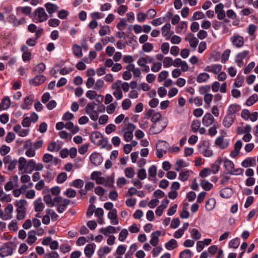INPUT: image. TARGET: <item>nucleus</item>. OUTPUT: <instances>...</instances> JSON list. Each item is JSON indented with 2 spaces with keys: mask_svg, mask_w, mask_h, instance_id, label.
<instances>
[{
  "mask_svg": "<svg viewBox=\"0 0 258 258\" xmlns=\"http://www.w3.org/2000/svg\"><path fill=\"white\" fill-rule=\"evenodd\" d=\"M90 138L93 143L99 146L101 148H106L108 150H110L112 148L111 145L108 144L107 139L104 138L103 135L99 132H93Z\"/></svg>",
  "mask_w": 258,
  "mask_h": 258,
  "instance_id": "nucleus-1",
  "label": "nucleus"
},
{
  "mask_svg": "<svg viewBox=\"0 0 258 258\" xmlns=\"http://www.w3.org/2000/svg\"><path fill=\"white\" fill-rule=\"evenodd\" d=\"M224 166L227 172L231 175H241L243 173V169L239 168L235 169L233 162L227 158L224 160Z\"/></svg>",
  "mask_w": 258,
  "mask_h": 258,
  "instance_id": "nucleus-2",
  "label": "nucleus"
},
{
  "mask_svg": "<svg viewBox=\"0 0 258 258\" xmlns=\"http://www.w3.org/2000/svg\"><path fill=\"white\" fill-rule=\"evenodd\" d=\"M16 249L15 245L12 242H7L0 247V256L4 258L12 255Z\"/></svg>",
  "mask_w": 258,
  "mask_h": 258,
  "instance_id": "nucleus-3",
  "label": "nucleus"
},
{
  "mask_svg": "<svg viewBox=\"0 0 258 258\" xmlns=\"http://www.w3.org/2000/svg\"><path fill=\"white\" fill-rule=\"evenodd\" d=\"M34 19L36 23H42L48 19V15L45 12L44 8L39 7L35 9L33 13Z\"/></svg>",
  "mask_w": 258,
  "mask_h": 258,
  "instance_id": "nucleus-4",
  "label": "nucleus"
},
{
  "mask_svg": "<svg viewBox=\"0 0 258 258\" xmlns=\"http://www.w3.org/2000/svg\"><path fill=\"white\" fill-rule=\"evenodd\" d=\"M55 206L57 205V211L59 213H63L67 207L70 204V200L68 199H63L61 196H56L54 198Z\"/></svg>",
  "mask_w": 258,
  "mask_h": 258,
  "instance_id": "nucleus-5",
  "label": "nucleus"
},
{
  "mask_svg": "<svg viewBox=\"0 0 258 258\" xmlns=\"http://www.w3.org/2000/svg\"><path fill=\"white\" fill-rule=\"evenodd\" d=\"M161 117V114L159 112L155 113L153 114L152 118V121L154 122L152 128L155 130L154 134L160 133L165 127V125L160 126V122H158Z\"/></svg>",
  "mask_w": 258,
  "mask_h": 258,
  "instance_id": "nucleus-6",
  "label": "nucleus"
},
{
  "mask_svg": "<svg viewBox=\"0 0 258 258\" xmlns=\"http://www.w3.org/2000/svg\"><path fill=\"white\" fill-rule=\"evenodd\" d=\"M95 103H88L85 108L86 113L93 121H96L98 118V114L95 110Z\"/></svg>",
  "mask_w": 258,
  "mask_h": 258,
  "instance_id": "nucleus-7",
  "label": "nucleus"
},
{
  "mask_svg": "<svg viewBox=\"0 0 258 258\" xmlns=\"http://www.w3.org/2000/svg\"><path fill=\"white\" fill-rule=\"evenodd\" d=\"M111 89L113 90V95L115 98L118 100H120L123 97L121 89V81L117 80L113 83L111 86Z\"/></svg>",
  "mask_w": 258,
  "mask_h": 258,
  "instance_id": "nucleus-8",
  "label": "nucleus"
},
{
  "mask_svg": "<svg viewBox=\"0 0 258 258\" xmlns=\"http://www.w3.org/2000/svg\"><path fill=\"white\" fill-rule=\"evenodd\" d=\"M210 144L208 141H204L199 146V152L204 156L209 157L213 154L212 151L209 149Z\"/></svg>",
  "mask_w": 258,
  "mask_h": 258,
  "instance_id": "nucleus-9",
  "label": "nucleus"
},
{
  "mask_svg": "<svg viewBox=\"0 0 258 258\" xmlns=\"http://www.w3.org/2000/svg\"><path fill=\"white\" fill-rule=\"evenodd\" d=\"M4 163L5 165H8V169L9 171H12L14 170L18 163V161L15 159H12V157L9 156H6L3 159Z\"/></svg>",
  "mask_w": 258,
  "mask_h": 258,
  "instance_id": "nucleus-10",
  "label": "nucleus"
},
{
  "mask_svg": "<svg viewBox=\"0 0 258 258\" xmlns=\"http://www.w3.org/2000/svg\"><path fill=\"white\" fill-rule=\"evenodd\" d=\"M230 40L233 45L237 48L241 47L244 44V38L242 36L234 34L231 38Z\"/></svg>",
  "mask_w": 258,
  "mask_h": 258,
  "instance_id": "nucleus-11",
  "label": "nucleus"
},
{
  "mask_svg": "<svg viewBox=\"0 0 258 258\" xmlns=\"http://www.w3.org/2000/svg\"><path fill=\"white\" fill-rule=\"evenodd\" d=\"M185 40L188 41L189 45L195 50L199 43V40L195 37L194 35L192 33L187 34L185 37Z\"/></svg>",
  "mask_w": 258,
  "mask_h": 258,
  "instance_id": "nucleus-12",
  "label": "nucleus"
},
{
  "mask_svg": "<svg viewBox=\"0 0 258 258\" xmlns=\"http://www.w3.org/2000/svg\"><path fill=\"white\" fill-rule=\"evenodd\" d=\"M249 53L248 50H244L238 53L236 56L235 61L239 67H242L244 65L243 59H244Z\"/></svg>",
  "mask_w": 258,
  "mask_h": 258,
  "instance_id": "nucleus-13",
  "label": "nucleus"
},
{
  "mask_svg": "<svg viewBox=\"0 0 258 258\" xmlns=\"http://www.w3.org/2000/svg\"><path fill=\"white\" fill-rule=\"evenodd\" d=\"M46 77L42 75L36 76L34 78L29 80L30 85L39 86L43 84L46 80Z\"/></svg>",
  "mask_w": 258,
  "mask_h": 258,
  "instance_id": "nucleus-14",
  "label": "nucleus"
},
{
  "mask_svg": "<svg viewBox=\"0 0 258 258\" xmlns=\"http://www.w3.org/2000/svg\"><path fill=\"white\" fill-rule=\"evenodd\" d=\"M215 144L221 149L226 148L229 145V141L223 137H219L215 140Z\"/></svg>",
  "mask_w": 258,
  "mask_h": 258,
  "instance_id": "nucleus-15",
  "label": "nucleus"
},
{
  "mask_svg": "<svg viewBox=\"0 0 258 258\" xmlns=\"http://www.w3.org/2000/svg\"><path fill=\"white\" fill-rule=\"evenodd\" d=\"M90 159L92 163L95 166L100 165L103 161L101 155L96 152H94L91 155Z\"/></svg>",
  "mask_w": 258,
  "mask_h": 258,
  "instance_id": "nucleus-16",
  "label": "nucleus"
},
{
  "mask_svg": "<svg viewBox=\"0 0 258 258\" xmlns=\"http://www.w3.org/2000/svg\"><path fill=\"white\" fill-rule=\"evenodd\" d=\"M33 95H30L24 98V103L21 105V108L24 110L28 109L34 101Z\"/></svg>",
  "mask_w": 258,
  "mask_h": 258,
  "instance_id": "nucleus-17",
  "label": "nucleus"
},
{
  "mask_svg": "<svg viewBox=\"0 0 258 258\" xmlns=\"http://www.w3.org/2000/svg\"><path fill=\"white\" fill-rule=\"evenodd\" d=\"M108 218L111 220V223L113 225H117L119 223V220L117 218V212L116 209L112 210L108 213Z\"/></svg>",
  "mask_w": 258,
  "mask_h": 258,
  "instance_id": "nucleus-18",
  "label": "nucleus"
},
{
  "mask_svg": "<svg viewBox=\"0 0 258 258\" xmlns=\"http://www.w3.org/2000/svg\"><path fill=\"white\" fill-rule=\"evenodd\" d=\"M13 131L19 136L25 137L27 136L29 132V129H23L20 124H17L13 127Z\"/></svg>",
  "mask_w": 258,
  "mask_h": 258,
  "instance_id": "nucleus-19",
  "label": "nucleus"
},
{
  "mask_svg": "<svg viewBox=\"0 0 258 258\" xmlns=\"http://www.w3.org/2000/svg\"><path fill=\"white\" fill-rule=\"evenodd\" d=\"M13 206L12 204H9L4 209V220H8L13 218Z\"/></svg>",
  "mask_w": 258,
  "mask_h": 258,
  "instance_id": "nucleus-20",
  "label": "nucleus"
},
{
  "mask_svg": "<svg viewBox=\"0 0 258 258\" xmlns=\"http://www.w3.org/2000/svg\"><path fill=\"white\" fill-rule=\"evenodd\" d=\"M214 121V118L210 113H206L202 119V123L204 125L209 126L211 125Z\"/></svg>",
  "mask_w": 258,
  "mask_h": 258,
  "instance_id": "nucleus-21",
  "label": "nucleus"
},
{
  "mask_svg": "<svg viewBox=\"0 0 258 258\" xmlns=\"http://www.w3.org/2000/svg\"><path fill=\"white\" fill-rule=\"evenodd\" d=\"M17 183L18 177L16 176L13 179H11L6 184L5 189L6 191H9L12 189L14 187H18Z\"/></svg>",
  "mask_w": 258,
  "mask_h": 258,
  "instance_id": "nucleus-22",
  "label": "nucleus"
},
{
  "mask_svg": "<svg viewBox=\"0 0 258 258\" xmlns=\"http://www.w3.org/2000/svg\"><path fill=\"white\" fill-rule=\"evenodd\" d=\"M222 69V66L220 64H214L211 66H207L204 69L205 71L212 72L215 74L219 73Z\"/></svg>",
  "mask_w": 258,
  "mask_h": 258,
  "instance_id": "nucleus-23",
  "label": "nucleus"
},
{
  "mask_svg": "<svg viewBox=\"0 0 258 258\" xmlns=\"http://www.w3.org/2000/svg\"><path fill=\"white\" fill-rule=\"evenodd\" d=\"M171 25L169 23H167L164 25L162 28V34L163 36L166 37V40H168L171 37V35L173 32H170Z\"/></svg>",
  "mask_w": 258,
  "mask_h": 258,
  "instance_id": "nucleus-24",
  "label": "nucleus"
},
{
  "mask_svg": "<svg viewBox=\"0 0 258 258\" xmlns=\"http://www.w3.org/2000/svg\"><path fill=\"white\" fill-rule=\"evenodd\" d=\"M161 231L159 230L156 231L151 233V239L150 241V244L153 246H156L159 242V237L161 235Z\"/></svg>",
  "mask_w": 258,
  "mask_h": 258,
  "instance_id": "nucleus-25",
  "label": "nucleus"
},
{
  "mask_svg": "<svg viewBox=\"0 0 258 258\" xmlns=\"http://www.w3.org/2000/svg\"><path fill=\"white\" fill-rule=\"evenodd\" d=\"M9 21L14 26L18 27L20 25L25 23V19L22 18L18 20L14 15H11L9 17Z\"/></svg>",
  "mask_w": 258,
  "mask_h": 258,
  "instance_id": "nucleus-26",
  "label": "nucleus"
},
{
  "mask_svg": "<svg viewBox=\"0 0 258 258\" xmlns=\"http://www.w3.org/2000/svg\"><path fill=\"white\" fill-rule=\"evenodd\" d=\"M44 7L50 17L52 16V14L56 12L58 9V7L56 5L50 3H46L44 5Z\"/></svg>",
  "mask_w": 258,
  "mask_h": 258,
  "instance_id": "nucleus-27",
  "label": "nucleus"
},
{
  "mask_svg": "<svg viewBox=\"0 0 258 258\" xmlns=\"http://www.w3.org/2000/svg\"><path fill=\"white\" fill-rule=\"evenodd\" d=\"M240 109L241 107L239 105L237 104H231L228 108L227 114L232 116H235V114Z\"/></svg>",
  "mask_w": 258,
  "mask_h": 258,
  "instance_id": "nucleus-28",
  "label": "nucleus"
},
{
  "mask_svg": "<svg viewBox=\"0 0 258 258\" xmlns=\"http://www.w3.org/2000/svg\"><path fill=\"white\" fill-rule=\"evenodd\" d=\"M235 116H232L230 115L226 114L223 120V124L225 127H229L234 122Z\"/></svg>",
  "mask_w": 258,
  "mask_h": 258,
  "instance_id": "nucleus-29",
  "label": "nucleus"
},
{
  "mask_svg": "<svg viewBox=\"0 0 258 258\" xmlns=\"http://www.w3.org/2000/svg\"><path fill=\"white\" fill-rule=\"evenodd\" d=\"M95 245L94 243L87 244L84 249V253L86 256L90 258L94 252Z\"/></svg>",
  "mask_w": 258,
  "mask_h": 258,
  "instance_id": "nucleus-30",
  "label": "nucleus"
},
{
  "mask_svg": "<svg viewBox=\"0 0 258 258\" xmlns=\"http://www.w3.org/2000/svg\"><path fill=\"white\" fill-rule=\"evenodd\" d=\"M115 227L111 225L108 226L106 228H102L100 229L99 231L105 236H109V234L110 233H115L116 230Z\"/></svg>",
  "mask_w": 258,
  "mask_h": 258,
  "instance_id": "nucleus-31",
  "label": "nucleus"
},
{
  "mask_svg": "<svg viewBox=\"0 0 258 258\" xmlns=\"http://www.w3.org/2000/svg\"><path fill=\"white\" fill-rule=\"evenodd\" d=\"M232 194V190L229 187H225L220 191V195L223 198H229Z\"/></svg>",
  "mask_w": 258,
  "mask_h": 258,
  "instance_id": "nucleus-32",
  "label": "nucleus"
},
{
  "mask_svg": "<svg viewBox=\"0 0 258 258\" xmlns=\"http://www.w3.org/2000/svg\"><path fill=\"white\" fill-rule=\"evenodd\" d=\"M168 147V144L164 141H160L156 144V149H159V151H164V153H166Z\"/></svg>",
  "mask_w": 258,
  "mask_h": 258,
  "instance_id": "nucleus-33",
  "label": "nucleus"
},
{
  "mask_svg": "<svg viewBox=\"0 0 258 258\" xmlns=\"http://www.w3.org/2000/svg\"><path fill=\"white\" fill-rule=\"evenodd\" d=\"M35 210L36 212L42 211L44 208V205L42 202L41 199L40 198L36 200L34 202Z\"/></svg>",
  "mask_w": 258,
  "mask_h": 258,
  "instance_id": "nucleus-34",
  "label": "nucleus"
},
{
  "mask_svg": "<svg viewBox=\"0 0 258 258\" xmlns=\"http://www.w3.org/2000/svg\"><path fill=\"white\" fill-rule=\"evenodd\" d=\"M37 240V237H36V232L34 230H31L28 232V238L27 241L28 244H32L34 243L36 240Z\"/></svg>",
  "mask_w": 258,
  "mask_h": 258,
  "instance_id": "nucleus-35",
  "label": "nucleus"
},
{
  "mask_svg": "<svg viewBox=\"0 0 258 258\" xmlns=\"http://www.w3.org/2000/svg\"><path fill=\"white\" fill-rule=\"evenodd\" d=\"M15 205L17 208L16 210H25L27 201L25 200H20L16 202Z\"/></svg>",
  "mask_w": 258,
  "mask_h": 258,
  "instance_id": "nucleus-36",
  "label": "nucleus"
},
{
  "mask_svg": "<svg viewBox=\"0 0 258 258\" xmlns=\"http://www.w3.org/2000/svg\"><path fill=\"white\" fill-rule=\"evenodd\" d=\"M210 78V76L206 73H200L197 77V81L199 83H204L206 82Z\"/></svg>",
  "mask_w": 258,
  "mask_h": 258,
  "instance_id": "nucleus-37",
  "label": "nucleus"
},
{
  "mask_svg": "<svg viewBox=\"0 0 258 258\" xmlns=\"http://www.w3.org/2000/svg\"><path fill=\"white\" fill-rule=\"evenodd\" d=\"M43 201L46 205L53 207L55 206V202L54 201V198L52 199L49 194L46 195L44 196Z\"/></svg>",
  "mask_w": 258,
  "mask_h": 258,
  "instance_id": "nucleus-38",
  "label": "nucleus"
},
{
  "mask_svg": "<svg viewBox=\"0 0 258 258\" xmlns=\"http://www.w3.org/2000/svg\"><path fill=\"white\" fill-rule=\"evenodd\" d=\"M200 185L206 191H209L213 187V184L206 180H202L201 181Z\"/></svg>",
  "mask_w": 258,
  "mask_h": 258,
  "instance_id": "nucleus-39",
  "label": "nucleus"
},
{
  "mask_svg": "<svg viewBox=\"0 0 258 258\" xmlns=\"http://www.w3.org/2000/svg\"><path fill=\"white\" fill-rule=\"evenodd\" d=\"M187 164L183 160L180 159L178 160L174 166V169L177 171H179L182 168L186 167Z\"/></svg>",
  "mask_w": 258,
  "mask_h": 258,
  "instance_id": "nucleus-40",
  "label": "nucleus"
},
{
  "mask_svg": "<svg viewBox=\"0 0 258 258\" xmlns=\"http://www.w3.org/2000/svg\"><path fill=\"white\" fill-rule=\"evenodd\" d=\"M165 246L168 250H171L177 246V242L175 239H171L165 243Z\"/></svg>",
  "mask_w": 258,
  "mask_h": 258,
  "instance_id": "nucleus-41",
  "label": "nucleus"
},
{
  "mask_svg": "<svg viewBox=\"0 0 258 258\" xmlns=\"http://www.w3.org/2000/svg\"><path fill=\"white\" fill-rule=\"evenodd\" d=\"M111 250V248L105 246L100 248L97 251L98 256H105L106 254L109 253Z\"/></svg>",
  "mask_w": 258,
  "mask_h": 258,
  "instance_id": "nucleus-42",
  "label": "nucleus"
},
{
  "mask_svg": "<svg viewBox=\"0 0 258 258\" xmlns=\"http://www.w3.org/2000/svg\"><path fill=\"white\" fill-rule=\"evenodd\" d=\"M72 48L74 54L75 56H76L77 57H81L82 56V50L80 46L77 44H75L73 45Z\"/></svg>",
  "mask_w": 258,
  "mask_h": 258,
  "instance_id": "nucleus-43",
  "label": "nucleus"
},
{
  "mask_svg": "<svg viewBox=\"0 0 258 258\" xmlns=\"http://www.w3.org/2000/svg\"><path fill=\"white\" fill-rule=\"evenodd\" d=\"M2 106L3 110L8 109L11 105V100L8 96L5 97L2 100Z\"/></svg>",
  "mask_w": 258,
  "mask_h": 258,
  "instance_id": "nucleus-44",
  "label": "nucleus"
},
{
  "mask_svg": "<svg viewBox=\"0 0 258 258\" xmlns=\"http://www.w3.org/2000/svg\"><path fill=\"white\" fill-rule=\"evenodd\" d=\"M45 69V64L43 62H41L34 67L33 71L36 74H41L44 71Z\"/></svg>",
  "mask_w": 258,
  "mask_h": 258,
  "instance_id": "nucleus-45",
  "label": "nucleus"
},
{
  "mask_svg": "<svg viewBox=\"0 0 258 258\" xmlns=\"http://www.w3.org/2000/svg\"><path fill=\"white\" fill-rule=\"evenodd\" d=\"M258 100V96L257 94H253L250 96L245 103L246 105L248 106H251Z\"/></svg>",
  "mask_w": 258,
  "mask_h": 258,
  "instance_id": "nucleus-46",
  "label": "nucleus"
},
{
  "mask_svg": "<svg viewBox=\"0 0 258 258\" xmlns=\"http://www.w3.org/2000/svg\"><path fill=\"white\" fill-rule=\"evenodd\" d=\"M255 162V161L254 159L249 157L242 162L241 166L244 168H247L252 166L253 163H254Z\"/></svg>",
  "mask_w": 258,
  "mask_h": 258,
  "instance_id": "nucleus-47",
  "label": "nucleus"
},
{
  "mask_svg": "<svg viewBox=\"0 0 258 258\" xmlns=\"http://www.w3.org/2000/svg\"><path fill=\"white\" fill-rule=\"evenodd\" d=\"M216 202L214 199H209L206 203L205 208L208 211H211L215 207Z\"/></svg>",
  "mask_w": 258,
  "mask_h": 258,
  "instance_id": "nucleus-48",
  "label": "nucleus"
},
{
  "mask_svg": "<svg viewBox=\"0 0 258 258\" xmlns=\"http://www.w3.org/2000/svg\"><path fill=\"white\" fill-rule=\"evenodd\" d=\"M110 33V27L108 25L102 26L99 31V34L100 36H104L106 34H109Z\"/></svg>",
  "mask_w": 258,
  "mask_h": 258,
  "instance_id": "nucleus-49",
  "label": "nucleus"
},
{
  "mask_svg": "<svg viewBox=\"0 0 258 258\" xmlns=\"http://www.w3.org/2000/svg\"><path fill=\"white\" fill-rule=\"evenodd\" d=\"M240 243V239L236 237L229 241V247L233 248H237L239 246Z\"/></svg>",
  "mask_w": 258,
  "mask_h": 258,
  "instance_id": "nucleus-50",
  "label": "nucleus"
},
{
  "mask_svg": "<svg viewBox=\"0 0 258 258\" xmlns=\"http://www.w3.org/2000/svg\"><path fill=\"white\" fill-rule=\"evenodd\" d=\"M189 176V171L188 170L181 171L179 175L178 179L185 181L187 180Z\"/></svg>",
  "mask_w": 258,
  "mask_h": 258,
  "instance_id": "nucleus-51",
  "label": "nucleus"
},
{
  "mask_svg": "<svg viewBox=\"0 0 258 258\" xmlns=\"http://www.w3.org/2000/svg\"><path fill=\"white\" fill-rule=\"evenodd\" d=\"M187 29V23L186 22H181L176 28V32L180 33L185 32Z\"/></svg>",
  "mask_w": 258,
  "mask_h": 258,
  "instance_id": "nucleus-52",
  "label": "nucleus"
},
{
  "mask_svg": "<svg viewBox=\"0 0 258 258\" xmlns=\"http://www.w3.org/2000/svg\"><path fill=\"white\" fill-rule=\"evenodd\" d=\"M192 255L191 251L188 249H186L180 253L179 258H191Z\"/></svg>",
  "mask_w": 258,
  "mask_h": 258,
  "instance_id": "nucleus-53",
  "label": "nucleus"
},
{
  "mask_svg": "<svg viewBox=\"0 0 258 258\" xmlns=\"http://www.w3.org/2000/svg\"><path fill=\"white\" fill-rule=\"evenodd\" d=\"M201 125V121L199 120H194L191 123V128L194 133H197Z\"/></svg>",
  "mask_w": 258,
  "mask_h": 258,
  "instance_id": "nucleus-54",
  "label": "nucleus"
},
{
  "mask_svg": "<svg viewBox=\"0 0 258 258\" xmlns=\"http://www.w3.org/2000/svg\"><path fill=\"white\" fill-rule=\"evenodd\" d=\"M84 181L80 179H77L73 181L71 184V186H73L75 187L80 188L84 185Z\"/></svg>",
  "mask_w": 258,
  "mask_h": 258,
  "instance_id": "nucleus-55",
  "label": "nucleus"
},
{
  "mask_svg": "<svg viewBox=\"0 0 258 258\" xmlns=\"http://www.w3.org/2000/svg\"><path fill=\"white\" fill-rule=\"evenodd\" d=\"M18 162L19 163V170L20 171L23 170L27 165V161L26 159L21 157L19 158Z\"/></svg>",
  "mask_w": 258,
  "mask_h": 258,
  "instance_id": "nucleus-56",
  "label": "nucleus"
},
{
  "mask_svg": "<svg viewBox=\"0 0 258 258\" xmlns=\"http://www.w3.org/2000/svg\"><path fill=\"white\" fill-rule=\"evenodd\" d=\"M12 198L9 195H7L4 192L2 191L0 195V201L3 203H8L11 202Z\"/></svg>",
  "mask_w": 258,
  "mask_h": 258,
  "instance_id": "nucleus-57",
  "label": "nucleus"
},
{
  "mask_svg": "<svg viewBox=\"0 0 258 258\" xmlns=\"http://www.w3.org/2000/svg\"><path fill=\"white\" fill-rule=\"evenodd\" d=\"M128 232L127 229H123L119 234L118 240L120 241H123L127 237Z\"/></svg>",
  "mask_w": 258,
  "mask_h": 258,
  "instance_id": "nucleus-58",
  "label": "nucleus"
},
{
  "mask_svg": "<svg viewBox=\"0 0 258 258\" xmlns=\"http://www.w3.org/2000/svg\"><path fill=\"white\" fill-rule=\"evenodd\" d=\"M104 81L101 79H98L95 82V85L93 87V89L95 90H100L104 86Z\"/></svg>",
  "mask_w": 258,
  "mask_h": 258,
  "instance_id": "nucleus-59",
  "label": "nucleus"
},
{
  "mask_svg": "<svg viewBox=\"0 0 258 258\" xmlns=\"http://www.w3.org/2000/svg\"><path fill=\"white\" fill-rule=\"evenodd\" d=\"M211 90V87L209 85H206L203 86H201L199 88V93L201 95H206L208 94V93L210 92Z\"/></svg>",
  "mask_w": 258,
  "mask_h": 258,
  "instance_id": "nucleus-60",
  "label": "nucleus"
},
{
  "mask_svg": "<svg viewBox=\"0 0 258 258\" xmlns=\"http://www.w3.org/2000/svg\"><path fill=\"white\" fill-rule=\"evenodd\" d=\"M124 173L126 177L132 178L135 175V171L132 167H127L125 169Z\"/></svg>",
  "mask_w": 258,
  "mask_h": 258,
  "instance_id": "nucleus-61",
  "label": "nucleus"
},
{
  "mask_svg": "<svg viewBox=\"0 0 258 258\" xmlns=\"http://www.w3.org/2000/svg\"><path fill=\"white\" fill-rule=\"evenodd\" d=\"M191 237L194 239L198 240L201 238V234L197 229L194 228L191 231Z\"/></svg>",
  "mask_w": 258,
  "mask_h": 258,
  "instance_id": "nucleus-62",
  "label": "nucleus"
},
{
  "mask_svg": "<svg viewBox=\"0 0 258 258\" xmlns=\"http://www.w3.org/2000/svg\"><path fill=\"white\" fill-rule=\"evenodd\" d=\"M67 178V175L65 172H61L59 173L57 177V182L58 183H63Z\"/></svg>",
  "mask_w": 258,
  "mask_h": 258,
  "instance_id": "nucleus-63",
  "label": "nucleus"
},
{
  "mask_svg": "<svg viewBox=\"0 0 258 258\" xmlns=\"http://www.w3.org/2000/svg\"><path fill=\"white\" fill-rule=\"evenodd\" d=\"M60 147L59 145H57L55 142H53L48 145L47 150L50 152H53L55 150L58 151L60 149Z\"/></svg>",
  "mask_w": 258,
  "mask_h": 258,
  "instance_id": "nucleus-64",
  "label": "nucleus"
}]
</instances>
